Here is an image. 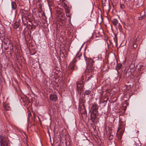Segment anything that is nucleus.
Here are the masks:
<instances>
[{
    "label": "nucleus",
    "instance_id": "a211bd4d",
    "mask_svg": "<svg viewBox=\"0 0 146 146\" xmlns=\"http://www.w3.org/2000/svg\"><path fill=\"white\" fill-rule=\"evenodd\" d=\"M91 91L89 90H86L84 93V94L85 96H88L91 93Z\"/></svg>",
    "mask_w": 146,
    "mask_h": 146
},
{
    "label": "nucleus",
    "instance_id": "7c9ffc66",
    "mask_svg": "<svg viewBox=\"0 0 146 146\" xmlns=\"http://www.w3.org/2000/svg\"><path fill=\"white\" fill-rule=\"evenodd\" d=\"M120 129H121V128H120V127H119L118 128V130H117V132H118V131H119V130Z\"/></svg>",
    "mask_w": 146,
    "mask_h": 146
},
{
    "label": "nucleus",
    "instance_id": "423d86ee",
    "mask_svg": "<svg viewBox=\"0 0 146 146\" xmlns=\"http://www.w3.org/2000/svg\"><path fill=\"white\" fill-rule=\"evenodd\" d=\"M85 59L86 61V63L88 64V66L93 67V63L94 61L91 58H88L86 57H85Z\"/></svg>",
    "mask_w": 146,
    "mask_h": 146
},
{
    "label": "nucleus",
    "instance_id": "6ab92c4d",
    "mask_svg": "<svg viewBox=\"0 0 146 146\" xmlns=\"http://www.w3.org/2000/svg\"><path fill=\"white\" fill-rule=\"evenodd\" d=\"M63 12V10L62 9L60 8H58L56 10V13L58 14H59Z\"/></svg>",
    "mask_w": 146,
    "mask_h": 146
},
{
    "label": "nucleus",
    "instance_id": "ddd939ff",
    "mask_svg": "<svg viewBox=\"0 0 146 146\" xmlns=\"http://www.w3.org/2000/svg\"><path fill=\"white\" fill-rule=\"evenodd\" d=\"M140 17H139V20L143 19L145 17V15L144 12H142L140 14Z\"/></svg>",
    "mask_w": 146,
    "mask_h": 146
},
{
    "label": "nucleus",
    "instance_id": "c756f323",
    "mask_svg": "<svg viewBox=\"0 0 146 146\" xmlns=\"http://www.w3.org/2000/svg\"><path fill=\"white\" fill-rule=\"evenodd\" d=\"M124 27L126 29V26H125V23H124Z\"/></svg>",
    "mask_w": 146,
    "mask_h": 146
},
{
    "label": "nucleus",
    "instance_id": "dca6fc26",
    "mask_svg": "<svg viewBox=\"0 0 146 146\" xmlns=\"http://www.w3.org/2000/svg\"><path fill=\"white\" fill-rule=\"evenodd\" d=\"M20 23L19 22H16L14 24V27L15 29L18 28L19 26Z\"/></svg>",
    "mask_w": 146,
    "mask_h": 146
},
{
    "label": "nucleus",
    "instance_id": "aec40b11",
    "mask_svg": "<svg viewBox=\"0 0 146 146\" xmlns=\"http://www.w3.org/2000/svg\"><path fill=\"white\" fill-rule=\"evenodd\" d=\"M70 10H66V16L68 17H69L70 16Z\"/></svg>",
    "mask_w": 146,
    "mask_h": 146
},
{
    "label": "nucleus",
    "instance_id": "a878e982",
    "mask_svg": "<svg viewBox=\"0 0 146 146\" xmlns=\"http://www.w3.org/2000/svg\"><path fill=\"white\" fill-rule=\"evenodd\" d=\"M52 0H47V2L48 4H50L52 3Z\"/></svg>",
    "mask_w": 146,
    "mask_h": 146
},
{
    "label": "nucleus",
    "instance_id": "72a5a7b5",
    "mask_svg": "<svg viewBox=\"0 0 146 146\" xmlns=\"http://www.w3.org/2000/svg\"><path fill=\"white\" fill-rule=\"evenodd\" d=\"M25 39H26V37H25Z\"/></svg>",
    "mask_w": 146,
    "mask_h": 146
},
{
    "label": "nucleus",
    "instance_id": "f257e3e1",
    "mask_svg": "<svg viewBox=\"0 0 146 146\" xmlns=\"http://www.w3.org/2000/svg\"><path fill=\"white\" fill-rule=\"evenodd\" d=\"M98 108V106L96 105H93L92 107V111L91 113V119L93 122L97 118Z\"/></svg>",
    "mask_w": 146,
    "mask_h": 146
},
{
    "label": "nucleus",
    "instance_id": "c85d7f7f",
    "mask_svg": "<svg viewBox=\"0 0 146 146\" xmlns=\"http://www.w3.org/2000/svg\"><path fill=\"white\" fill-rule=\"evenodd\" d=\"M124 27L126 29V26H125V23H124Z\"/></svg>",
    "mask_w": 146,
    "mask_h": 146
},
{
    "label": "nucleus",
    "instance_id": "b1692460",
    "mask_svg": "<svg viewBox=\"0 0 146 146\" xmlns=\"http://www.w3.org/2000/svg\"><path fill=\"white\" fill-rule=\"evenodd\" d=\"M92 76H92V75H90V76H89L88 78V79L87 80V81H89L91 79V78L92 77Z\"/></svg>",
    "mask_w": 146,
    "mask_h": 146
},
{
    "label": "nucleus",
    "instance_id": "4be33fe9",
    "mask_svg": "<svg viewBox=\"0 0 146 146\" xmlns=\"http://www.w3.org/2000/svg\"><path fill=\"white\" fill-rule=\"evenodd\" d=\"M118 27V28L119 29V30L120 31H121L122 29L121 25L120 23H119Z\"/></svg>",
    "mask_w": 146,
    "mask_h": 146
},
{
    "label": "nucleus",
    "instance_id": "bb28decb",
    "mask_svg": "<svg viewBox=\"0 0 146 146\" xmlns=\"http://www.w3.org/2000/svg\"><path fill=\"white\" fill-rule=\"evenodd\" d=\"M84 76L82 75L81 77V78L79 81H83V80L84 79Z\"/></svg>",
    "mask_w": 146,
    "mask_h": 146
},
{
    "label": "nucleus",
    "instance_id": "20e7f679",
    "mask_svg": "<svg viewBox=\"0 0 146 146\" xmlns=\"http://www.w3.org/2000/svg\"><path fill=\"white\" fill-rule=\"evenodd\" d=\"M76 62V59H74L72 60L68 68L70 73H72L73 70H76L78 69V67L75 64Z\"/></svg>",
    "mask_w": 146,
    "mask_h": 146
},
{
    "label": "nucleus",
    "instance_id": "f03ea898",
    "mask_svg": "<svg viewBox=\"0 0 146 146\" xmlns=\"http://www.w3.org/2000/svg\"><path fill=\"white\" fill-rule=\"evenodd\" d=\"M0 146H10L7 137L0 135Z\"/></svg>",
    "mask_w": 146,
    "mask_h": 146
},
{
    "label": "nucleus",
    "instance_id": "1a4fd4ad",
    "mask_svg": "<svg viewBox=\"0 0 146 146\" xmlns=\"http://www.w3.org/2000/svg\"><path fill=\"white\" fill-rule=\"evenodd\" d=\"M49 97L50 100L53 102H55L58 100V97L55 94H50L49 96Z\"/></svg>",
    "mask_w": 146,
    "mask_h": 146
},
{
    "label": "nucleus",
    "instance_id": "4468645a",
    "mask_svg": "<svg viewBox=\"0 0 146 146\" xmlns=\"http://www.w3.org/2000/svg\"><path fill=\"white\" fill-rule=\"evenodd\" d=\"M12 8L13 9H15L17 7V5L15 2L13 1L11 3Z\"/></svg>",
    "mask_w": 146,
    "mask_h": 146
},
{
    "label": "nucleus",
    "instance_id": "f3484780",
    "mask_svg": "<svg viewBox=\"0 0 146 146\" xmlns=\"http://www.w3.org/2000/svg\"><path fill=\"white\" fill-rule=\"evenodd\" d=\"M118 22V21L117 20L115 19H113L112 21V23L113 25L115 26L117 25Z\"/></svg>",
    "mask_w": 146,
    "mask_h": 146
},
{
    "label": "nucleus",
    "instance_id": "cd10ccee",
    "mask_svg": "<svg viewBox=\"0 0 146 146\" xmlns=\"http://www.w3.org/2000/svg\"><path fill=\"white\" fill-rule=\"evenodd\" d=\"M35 53H36V52H33V53H32L31 52V54L32 55H33Z\"/></svg>",
    "mask_w": 146,
    "mask_h": 146
},
{
    "label": "nucleus",
    "instance_id": "412c9836",
    "mask_svg": "<svg viewBox=\"0 0 146 146\" xmlns=\"http://www.w3.org/2000/svg\"><path fill=\"white\" fill-rule=\"evenodd\" d=\"M122 66V65L120 64H117V68L118 70H119L121 69Z\"/></svg>",
    "mask_w": 146,
    "mask_h": 146
},
{
    "label": "nucleus",
    "instance_id": "6e6552de",
    "mask_svg": "<svg viewBox=\"0 0 146 146\" xmlns=\"http://www.w3.org/2000/svg\"><path fill=\"white\" fill-rule=\"evenodd\" d=\"M137 38L135 37L131 40V43L134 48H136L137 46Z\"/></svg>",
    "mask_w": 146,
    "mask_h": 146
},
{
    "label": "nucleus",
    "instance_id": "473e14b6",
    "mask_svg": "<svg viewBox=\"0 0 146 146\" xmlns=\"http://www.w3.org/2000/svg\"><path fill=\"white\" fill-rule=\"evenodd\" d=\"M29 22H31V20H29Z\"/></svg>",
    "mask_w": 146,
    "mask_h": 146
},
{
    "label": "nucleus",
    "instance_id": "9d476101",
    "mask_svg": "<svg viewBox=\"0 0 146 146\" xmlns=\"http://www.w3.org/2000/svg\"><path fill=\"white\" fill-rule=\"evenodd\" d=\"M82 108L79 110V111L81 114H85L86 113V111L85 106L83 104H82Z\"/></svg>",
    "mask_w": 146,
    "mask_h": 146
},
{
    "label": "nucleus",
    "instance_id": "5701e85b",
    "mask_svg": "<svg viewBox=\"0 0 146 146\" xmlns=\"http://www.w3.org/2000/svg\"><path fill=\"white\" fill-rule=\"evenodd\" d=\"M120 8L122 9H124V8L125 7L124 5L123 4H120Z\"/></svg>",
    "mask_w": 146,
    "mask_h": 146
},
{
    "label": "nucleus",
    "instance_id": "393cba45",
    "mask_svg": "<svg viewBox=\"0 0 146 146\" xmlns=\"http://www.w3.org/2000/svg\"><path fill=\"white\" fill-rule=\"evenodd\" d=\"M113 137V135H110L109 137V139L110 140H111Z\"/></svg>",
    "mask_w": 146,
    "mask_h": 146
},
{
    "label": "nucleus",
    "instance_id": "7ed1b4c3",
    "mask_svg": "<svg viewBox=\"0 0 146 146\" xmlns=\"http://www.w3.org/2000/svg\"><path fill=\"white\" fill-rule=\"evenodd\" d=\"M86 75H93L96 73V71L94 68L91 66H88L85 71Z\"/></svg>",
    "mask_w": 146,
    "mask_h": 146
},
{
    "label": "nucleus",
    "instance_id": "2eb2a0df",
    "mask_svg": "<svg viewBox=\"0 0 146 146\" xmlns=\"http://www.w3.org/2000/svg\"><path fill=\"white\" fill-rule=\"evenodd\" d=\"M76 57L79 58L80 59H81L82 57L83 58V56H82V54L80 52H78L76 55Z\"/></svg>",
    "mask_w": 146,
    "mask_h": 146
},
{
    "label": "nucleus",
    "instance_id": "0eeeda50",
    "mask_svg": "<svg viewBox=\"0 0 146 146\" xmlns=\"http://www.w3.org/2000/svg\"><path fill=\"white\" fill-rule=\"evenodd\" d=\"M62 6L65 9V10H70V8L68 6L67 2L65 1H63L62 3Z\"/></svg>",
    "mask_w": 146,
    "mask_h": 146
},
{
    "label": "nucleus",
    "instance_id": "2f4dec72",
    "mask_svg": "<svg viewBox=\"0 0 146 146\" xmlns=\"http://www.w3.org/2000/svg\"><path fill=\"white\" fill-rule=\"evenodd\" d=\"M111 45H112V43H111V42H110V45H111Z\"/></svg>",
    "mask_w": 146,
    "mask_h": 146
},
{
    "label": "nucleus",
    "instance_id": "9b49d317",
    "mask_svg": "<svg viewBox=\"0 0 146 146\" xmlns=\"http://www.w3.org/2000/svg\"><path fill=\"white\" fill-rule=\"evenodd\" d=\"M59 18L62 20H64L65 17V14L64 12H62L58 15Z\"/></svg>",
    "mask_w": 146,
    "mask_h": 146
},
{
    "label": "nucleus",
    "instance_id": "39448f33",
    "mask_svg": "<svg viewBox=\"0 0 146 146\" xmlns=\"http://www.w3.org/2000/svg\"><path fill=\"white\" fill-rule=\"evenodd\" d=\"M77 91L78 93L80 95L81 94L82 90L84 87V83L83 81H79L76 83Z\"/></svg>",
    "mask_w": 146,
    "mask_h": 146
},
{
    "label": "nucleus",
    "instance_id": "f8f14e48",
    "mask_svg": "<svg viewBox=\"0 0 146 146\" xmlns=\"http://www.w3.org/2000/svg\"><path fill=\"white\" fill-rule=\"evenodd\" d=\"M3 106L4 109L6 111L9 110L10 109V107L8 104H4L3 105Z\"/></svg>",
    "mask_w": 146,
    "mask_h": 146
}]
</instances>
